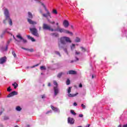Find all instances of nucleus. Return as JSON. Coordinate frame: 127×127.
I'll use <instances>...</instances> for the list:
<instances>
[{
    "label": "nucleus",
    "mask_w": 127,
    "mask_h": 127,
    "mask_svg": "<svg viewBox=\"0 0 127 127\" xmlns=\"http://www.w3.org/2000/svg\"><path fill=\"white\" fill-rule=\"evenodd\" d=\"M67 43H72V40L71 38L67 36H63L60 38V41L58 42V46L60 49H64V51L68 54V52L67 51V49L64 48L63 45H66Z\"/></svg>",
    "instance_id": "obj_1"
},
{
    "label": "nucleus",
    "mask_w": 127,
    "mask_h": 127,
    "mask_svg": "<svg viewBox=\"0 0 127 127\" xmlns=\"http://www.w3.org/2000/svg\"><path fill=\"white\" fill-rule=\"evenodd\" d=\"M56 25L57 26V28L54 29H58V30L54 31L55 32H59L60 33H65V34H70V35L73 36V33L72 32H70V31L65 29L64 28H61L60 26H59V23L57 22Z\"/></svg>",
    "instance_id": "obj_2"
},
{
    "label": "nucleus",
    "mask_w": 127,
    "mask_h": 127,
    "mask_svg": "<svg viewBox=\"0 0 127 127\" xmlns=\"http://www.w3.org/2000/svg\"><path fill=\"white\" fill-rule=\"evenodd\" d=\"M28 15L29 18L27 19V21L28 22H29L30 24H32V25L37 24V22L32 21V20H31L33 18V15H32V13L31 12H28Z\"/></svg>",
    "instance_id": "obj_3"
},
{
    "label": "nucleus",
    "mask_w": 127,
    "mask_h": 127,
    "mask_svg": "<svg viewBox=\"0 0 127 127\" xmlns=\"http://www.w3.org/2000/svg\"><path fill=\"white\" fill-rule=\"evenodd\" d=\"M43 29H45L46 30H49L50 31H57L58 30V29H54L49 25H48L47 24L44 23L43 24Z\"/></svg>",
    "instance_id": "obj_4"
},
{
    "label": "nucleus",
    "mask_w": 127,
    "mask_h": 127,
    "mask_svg": "<svg viewBox=\"0 0 127 127\" xmlns=\"http://www.w3.org/2000/svg\"><path fill=\"white\" fill-rule=\"evenodd\" d=\"M30 31H31L32 34L34 36H36L37 37H39V34H38V30L36 28H30Z\"/></svg>",
    "instance_id": "obj_5"
},
{
    "label": "nucleus",
    "mask_w": 127,
    "mask_h": 127,
    "mask_svg": "<svg viewBox=\"0 0 127 127\" xmlns=\"http://www.w3.org/2000/svg\"><path fill=\"white\" fill-rule=\"evenodd\" d=\"M42 5L44 6V8H45V11H46L47 13H44L42 14V15L44 16V17L47 18L48 16H50V18H51V13H50V12H49V10L47 9V8H46V6L44 3H42Z\"/></svg>",
    "instance_id": "obj_6"
},
{
    "label": "nucleus",
    "mask_w": 127,
    "mask_h": 127,
    "mask_svg": "<svg viewBox=\"0 0 127 127\" xmlns=\"http://www.w3.org/2000/svg\"><path fill=\"white\" fill-rule=\"evenodd\" d=\"M71 89H72V87H69L68 90H67V93H68V97H75V96H77L78 95V93H76V94H70L71 93Z\"/></svg>",
    "instance_id": "obj_7"
},
{
    "label": "nucleus",
    "mask_w": 127,
    "mask_h": 127,
    "mask_svg": "<svg viewBox=\"0 0 127 127\" xmlns=\"http://www.w3.org/2000/svg\"><path fill=\"white\" fill-rule=\"evenodd\" d=\"M67 123L68 124H70V125H74V123H75V120L72 118L68 117L67 118Z\"/></svg>",
    "instance_id": "obj_8"
},
{
    "label": "nucleus",
    "mask_w": 127,
    "mask_h": 127,
    "mask_svg": "<svg viewBox=\"0 0 127 127\" xmlns=\"http://www.w3.org/2000/svg\"><path fill=\"white\" fill-rule=\"evenodd\" d=\"M4 14L5 16L6 20L8 19L9 17V12H8V10L7 9H5Z\"/></svg>",
    "instance_id": "obj_9"
},
{
    "label": "nucleus",
    "mask_w": 127,
    "mask_h": 127,
    "mask_svg": "<svg viewBox=\"0 0 127 127\" xmlns=\"http://www.w3.org/2000/svg\"><path fill=\"white\" fill-rule=\"evenodd\" d=\"M6 20H7L8 21L9 25H10V26L12 25V20H11V19H10V17H9V18H8V19H6V18H5V19L3 21V23L6 24Z\"/></svg>",
    "instance_id": "obj_10"
},
{
    "label": "nucleus",
    "mask_w": 127,
    "mask_h": 127,
    "mask_svg": "<svg viewBox=\"0 0 127 127\" xmlns=\"http://www.w3.org/2000/svg\"><path fill=\"white\" fill-rule=\"evenodd\" d=\"M6 57H3L0 58V64H3L6 62Z\"/></svg>",
    "instance_id": "obj_11"
},
{
    "label": "nucleus",
    "mask_w": 127,
    "mask_h": 127,
    "mask_svg": "<svg viewBox=\"0 0 127 127\" xmlns=\"http://www.w3.org/2000/svg\"><path fill=\"white\" fill-rule=\"evenodd\" d=\"M63 25L64 27H65V28H67V27H68L69 25V21H68V20H64L63 22Z\"/></svg>",
    "instance_id": "obj_12"
},
{
    "label": "nucleus",
    "mask_w": 127,
    "mask_h": 127,
    "mask_svg": "<svg viewBox=\"0 0 127 127\" xmlns=\"http://www.w3.org/2000/svg\"><path fill=\"white\" fill-rule=\"evenodd\" d=\"M67 75H77V71L73 70H70L67 71Z\"/></svg>",
    "instance_id": "obj_13"
},
{
    "label": "nucleus",
    "mask_w": 127,
    "mask_h": 127,
    "mask_svg": "<svg viewBox=\"0 0 127 127\" xmlns=\"http://www.w3.org/2000/svg\"><path fill=\"white\" fill-rule=\"evenodd\" d=\"M17 95V92L16 91H13L10 93L7 96V98H10V97H13V96H16Z\"/></svg>",
    "instance_id": "obj_14"
},
{
    "label": "nucleus",
    "mask_w": 127,
    "mask_h": 127,
    "mask_svg": "<svg viewBox=\"0 0 127 127\" xmlns=\"http://www.w3.org/2000/svg\"><path fill=\"white\" fill-rule=\"evenodd\" d=\"M54 90L55 92V96H57L59 93V88L57 87H54Z\"/></svg>",
    "instance_id": "obj_15"
},
{
    "label": "nucleus",
    "mask_w": 127,
    "mask_h": 127,
    "mask_svg": "<svg viewBox=\"0 0 127 127\" xmlns=\"http://www.w3.org/2000/svg\"><path fill=\"white\" fill-rule=\"evenodd\" d=\"M21 48L24 50H26V51H29V52H33L34 51V50L33 49H26L23 47H22Z\"/></svg>",
    "instance_id": "obj_16"
},
{
    "label": "nucleus",
    "mask_w": 127,
    "mask_h": 127,
    "mask_svg": "<svg viewBox=\"0 0 127 127\" xmlns=\"http://www.w3.org/2000/svg\"><path fill=\"white\" fill-rule=\"evenodd\" d=\"M52 36H54L55 37H59V34L58 33H52L51 34Z\"/></svg>",
    "instance_id": "obj_17"
},
{
    "label": "nucleus",
    "mask_w": 127,
    "mask_h": 127,
    "mask_svg": "<svg viewBox=\"0 0 127 127\" xmlns=\"http://www.w3.org/2000/svg\"><path fill=\"white\" fill-rule=\"evenodd\" d=\"M51 108L53 111H54L55 112H58V108L55 107L53 105L51 106Z\"/></svg>",
    "instance_id": "obj_18"
},
{
    "label": "nucleus",
    "mask_w": 127,
    "mask_h": 127,
    "mask_svg": "<svg viewBox=\"0 0 127 127\" xmlns=\"http://www.w3.org/2000/svg\"><path fill=\"white\" fill-rule=\"evenodd\" d=\"M27 37L28 38V39H30V40H31V41H32L33 42H34L35 41V39H34V38H33L30 35H27Z\"/></svg>",
    "instance_id": "obj_19"
},
{
    "label": "nucleus",
    "mask_w": 127,
    "mask_h": 127,
    "mask_svg": "<svg viewBox=\"0 0 127 127\" xmlns=\"http://www.w3.org/2000/svg\"><path fill=\"white\" fill-rule=\"evenodd\" d=\"M12 85V86H13L14 89H16L17 88V87H18V84L17 83H16V82H14Z\"/></svg>",
    "instance_id": "obj_20"
},
{
    "label": "nucleus",
    "mask_w": 127,
    "mask_h": 127,
    "mask_svg": "<svg viewBox=\"0 0 127 127\" xmlns=\"http://www.w3.org/2000/svg\"><path fill=\"white\" fill-rule=\"evenodd\" d=\"M16 37L17 38H18L19 39H20V40H22V39H23V38H22V37L21 36V35H16Z\"/></svg>",
    "instance_id": "obj_21"
},
{
    "label": "nucleus",
    "mask_w": 127,
    "mask_h": 127,
    "mask_svg": "<svg viewBox=\"0 0 127 127\" xmlns=\"http://www.w3.org/2000/svg\"><path fill=\"white\" fill-rule=\"evenodd\" d=\"M62 75H64V73L63 72L59 73L57 75L58 78H61V76H62Z\"/></svg>",
    "instance_id": "obj_22"
},
{
    "label": "nucleus",
    "mask_w": 127,
    "mask_h": 127,
    "mask_svg": "<svg viewBox=\"0 0 127 127\" xmlns=\"http://www.w3.org/2000/svg\"><path fill=\"white\" fill-rule=\"evenodd\" d=\"M80 48H81V51L82 52H86L87 51V50H86V48H85L83 47H81Z\"/></svg>",
    "instance_id": "obj_23"
},
{
    "label": "nucleus",
    "mask_w": 127,
    "mask_h": 127,
    "mask_svg": "<svg viewBox=\"0 0 127 127\" xmlns=\"http://www.w3.org/2000/svg\"><path fill=\"white\" fill-rule=\"evenodd\" d=\"M55 54H56L57 55H59V56H60V57H61V54H60V52H58V51H55Z\"/></svg>",
    "instance_id": "obj_24"
},
{
    "label": "nucleus",
    "mask_w": 127,
    "mask_h": 127,
    "mask_svg": "<svg viewBox=\"0 0 127 127\" xmlns=\"http://www.w3.org/2000/svg\"><path fill=\"white\" fill-rule=\"evenodd\" d=\"M40 69L42 70V71L43 70H46V67H45L44 66H41Z\"/></svg>",
    "instance_id": "obj_25"
},
{
    "label": "nucleus",
    "mask_w": 127,
    "mask_h": 127,
    "mask_svg": "<svg viewBox=\"0 0 127 127\" xmlns=\"http://www.w3.org/2000/svg\"><path fill=\"white\" fill-rule=\"evenodd\" d=\"M54 85H55L56 86L55 87H58V83H57V81H56V80L54 81Z\"/></svg>",
    "instance_id": "obj_26"
},
{
    "label": "nucleus",
    "mask_w": 127,
    "mask_h": 127,
    "mask_svg": "<svg viewBox=\"0 0 127 127\" xmlns=\"http://www.w3.org/2000/svg\"><path fill=\"white\" fill-rule=\"evenodd\" d=\"M16 111H18V112H20V111H21V108H20V107H19V106H17L16 108Z\"/></svg>",
    "instance_id": "obj_27"
},
{
    "label": "nucleus",
    "mask_w": 127,
    "mask_h": 127,
    "mask_svg": "<svg viewBox=\"0 0 127 127\" xmlns=\"http://www.w3.org/2000/svg\"><path fill=\"white\" fill-rule=\"evenodd\" d=\"M80 41H81V40L80 39V38H79L78 37H76V39H75V42H80Z\"/></svg>",
    "instance_id": "obj_28"
},
{
    "label": "nucleus",
    "mask_w": 127,
    "mask_h": 127,
    "mask_svg": "<svg viewBox=\"0 0 127 127\" xmlns=\"http://www.w3.org/2000/svg\"><path fill=\"white\" fill-rule=\"evenodd\" d=\"M12 54L13 56L14 57V58L16 57V54H15V52H14V51L12 52Z\"/></svg>",
    "instance_id": "obj_29"
},
{
    "label": "nucleus",
    "mask_w": 127,
    "mask_h": 127,
    "mask_svg": "<svg viewBox=\"0 0 127 127\" xmlns=\"http://www.w3.org/2000/svg\"><path fill=\"white\" fill-rule=\"evenodd\" d=\"M75 55H80L81 54V52L77 51V50L75 51Z\"/></svg>",
    "instance_id": "obj_30"
},
{
    "label": "nucleus",
    "mask_w": 127,
    "mask_h": 127,
    "mask_svg": "<svg viewBox=\"0 0 127 127\" xmlns=\"http://www.w3.org/2000/svg\"><path fill=\"white\" fill-rule=\"evenodd\" d=\"M53 13L55 14H57V13H58V12H57V10L55 9H54L53 10Z\"/></svg>",
    "instance_id": "obj_31"
},
{
    "label": "nucleus",
    "mask_w": 127,
    "mask_h": 127,
    "mask_svg": "<svg viewBox=\"0 0 127 127\" xmlns=\"http://www.w3.org/2000/svg\"><path fill=\"white\" fill-rule=\"evenodd\" d=\"M70 113L74 116H76V113H75V112H74V110H70Z\"/></svg>",
    "instance_id": "obj_32"
},
{
    "label": "nucleus",
    "mask_w": 127,
    "mask_h": 127,
    "mask_svg": "<svg viewBox=\"0 0 127 127\" xmlns=\"http://www.w3.org/2000/svg\"><path fill=\"white\" fill-rule=\"evenodd\" d=\"M40 65V64H38L34 66H32L31 67V68H34V67H37V66H39Z\"/></svg>",
    "instance_id": "obj_33"
},
{
    "label": "nucleus",
    "mask_w": 127,
    "mask_h": 127,
    "mask_svg": "<svg viewBox=\"0 0 127 127\" xmlns=\"http://www.w3.org/2000/svg\"><path fill=\"white\" fill-rule=\"evenodd\" d=\"M66 85H70V80L69 79L66 80Z\"/></svg>",
    "instance_id": "obj_34"
},
{
    "label": "nucleus",
    "mask_w": 127,
    "mask_h": 127,
    "mask_svg": "<svg viewBox=\"0 0 127 127\" xmlns=\"http://www.w3.org/2000/svg\"><path fill=\"white\" fill-rule=\"evenodd\" d=\"M11 88H10V86H9L8 88H7V92H10L11 91Z\"/></svg>",
    "instance_id": "obj_35"
},
{
    "label": "nucleus",
    "mask_w": 127,
    "mask_h": 127,
    "mask_svg": "<svg viewBox=\"0 0 127 127\" xmlns=\"http://www.w3.org/2000/svg\"><path fill=\"white\" fill-rule=\"evenodd\" d=\"M22 40L23 41V43H26L27 42V40L24 39H22Z\"/></svg>",
    "instance_id": "obj_36"
},
{
    "label": "nucleus",
    "mask_w": 127,
    "mask_h": 127,
    "mask_svg": "<svg viewBox=\"0 0 127 127\" xmlns=\"http://www.w3.org/2000/svg\"><path fill=\"white\" fill-rule=\"evenodd\" d=\"M51 24H55V21H49Z\"/></svg>",
    "instance_id": "obj_37"
},
{
    "label": "nucleus",
    "mask_w": 127,
    "mask_h": 127,
    "mask_svg": "<svg viewBox=\"0 0 127 127\" xmlns=\"http://www.w3.org/2000/svg\"><path fill=\"white\" fill-rule=\"evenodd\" d=\"M81 107L83 109H86V106L84 105L83 104H81Z\"/></svg>",
    "instance_id": "obj_38"
},
{
    "label": "nucleus",
    "mask_w": 127,
    "mask_h": 127,
    "mask_svg": "<svg viewBox=\"0 0 127 127\" xmlns=\"http://www.w3.org/2000/svg\"><path fill=\"white\" fill-rule=\"evenodd\" d=\"M49 113H52V111L50 110V111H48L46 114V115H48V114H49Z\"/></svg>",
    "instance_id": "obj_39"
},
{
    "label": "nucleus",
    "mask_w": 127,
    "mask_h": 127,
    "mask_svg": "<svg viewBox=\"0 0 127 127\" xmlns=\"http://www.w3.org/2000/svg\"><path fill=\"white\" fill-rule=\"evenodd\" d=\"M79 118H83V117H84V115H83V114H79Z\"/></svg>",
    "instance_id": "obj_40"
},
{
    "label": "nucleus",
    "mask_w": 127,
    "mask_h": 127,
    "mask_svg": "<svg viewBox=\"0 0 127 127\" xmlns=\"http://www.w3.org/2000/svg\"><path fill=\"white\" fill-rule=\"evenodd\" d=\"M5 32H7V33H9V32H7V29H6L4 31V33H5Z\"/></svg>",
    "instance_id": "obj_41"
},
{
    "label": "nucleus",
    "mask_w": 127,
    "mask_h": 127,
    "mask_svg": "<svg viewBox=\"0 0 127 127\" xmlns=\"http://www.w3.org/2000/svg\"><path fill=\"white\" fill-rule=\"evenodd\" d=\"M4 120H8V117H4Z\"/></svg>",
    "instance_id": "obj_42"
},
{
    "label": "nucleus",
    "mask_w": 127,
    "mask_h": 127,
    "mask_svg": "<svg viewBox=\"0 0 127 127\" xmlns=\"http://www.w3.org/2000/svg\"><path fill=\"white\" fill-rule=\"evenodd\" d=\"M45 98V94L42 96V99H44Z\"/></svg>",
    "instance_id": "obj_43"
},
{
    "label": "nucleus",
    "mask_w": 127,
    "mask_h": 127,
    "mask_svg": "<svg viewBox=\"0 0 127 127\" xmlns=\"http://www.w3.org/2000/svg\"><path fill=\"white\" fill-rule=\"evenodd\" d=\"M79 88H82L83 87V85H82V84L80 83L79 85Z\"/></svg>",
    "instance_id": "obj_44"
},
{
    "label": "nucleus",
    "mask_w": 127,
    "mask_h": 127,
    "mask_svg": "<svg viewBox=\"0 0 127 127\" xmlns=\"http://www.w3.org/2000/svg\"><path fill=\"white\" fill-rule=\"evenodd\" d=\"M77 103H76V102H74V103H73V106H74L75 107H76V106H77Z\"/></svg>",
    "instance_id": "obj_45"
},
{
    "label": "nucleus",
    "mask_w": 127,
    "mask_h": 127,
    "mask_svg": "<svg viewBox=\"0 0 127 127\" xmlns=\"http://www.w3.org/2000/svg\"><path fill=\"white\" fill-rule=\"evenodd\" d=\"M48 87H51V83L49 82L48 84Z\"/></svg>",
    "instance_id": "obj_46"
},
{
    "label": "nucleus",
    "mask_w": 127,
    "mask_h": 127,
    "mask_svg": "<svg viewBox=\"0 0 127 127\" xmlns=\"http://www.w3.org/2000/svg\"><path fill=\"white\" fill-rule=\"evenodd\" d=\"M71 28L73 30H74V26L73 25H70Z\"/></svg>",
    "instance_id": "obj_47"
},
{
    "label": "nucleus",
    "mask_w": 127,
    "mask_h": 127,
    "mask_svg": "<svg viewBox=\"0 0 127 127\" xmlns=\"http://www.w3.org/2000/svg\"><path fill=\"white\" fill-rule=\"evenodd\" d=\"M13 38H14V39H15V40L16 41H17L18 42H19V41L18 40H16V39H15V38H14V36H13Z\"/></svg>",
    "instance_id": "obj_48"
},
{
    "label": "nucleus",
    "mask_w": 127,
    "mask_h": 127,
    "mask_svg": "<svg viewBox=\"0 0 127 127\" xmlns=\"http://www.w3.org/2000/svg\"><path fill=\"white\" fill-rule=\"evenodd\" d=\"M76 59V61H79V59L77 57H75Z\"/></svg>",
    "instance_id": "obj_49"
},
{
    "label": "nucleus",
    "mask_w": 127,
    "mask_h": 127,
    "mask_svg": "<svg viewBox=\"0 0 127 127\" xmlns=\"http://www.w3.org/2000/svg\"><path fill=\"white\" fill-rule=\"evenodd\" d=\"M123 127H127V124L125 125H124Z\"/></svg>",
    "instance_id": "obj_50"
},
{
    "label": "nucleus",
    "mask_w": 127,
    "mask_h": 127,
    "mask_svg": "<svg viewBox=\"0 0 127 127\" xmlns=\"http://www.w3.org/2000/svg\"><path fill=\"white\" fill-rule=\"evenodd\" d=\"M7 50V46H6L5 51H6Z\"/></svg>",
    "instance_id": "obj_51"
},
{
    "label": "nucleus",
    "mask_w": 127,
    "mask_h": 127,
    "mask_svg": "<svg viewBox=\"0 0 127 127\" xmlns=\"http://www.w3.org/2000/svg\"><path fill=\"white\" fill-rule=\"evenodd\" d=\"M94 78H95V76H94V75H92V79H94Z\"/></svg>",
    "instance_id": "obj_52"
},
{
    "label": "nucleus",
    "mask_w": 127,
    "mask_h": 127,
    "mask_svg": "<svg viewBox=\"0 0 127 127\" xmlns=\"http://www.w3.org/2000/svg\"><path fill=\"white\" fill-rule=\"evenodd\" d=\"M2 114V111H1V112H0V116Z\"/></svg>",
    "instance_id": "obj_53"
},
{
    "label": "nucleus",
    "mask_w": 127,
    "mask_h": 127,
    "mask_svg": "<svg viewBox=\"0 0 127 127\" xmlns=\"http://www.w3.org/2000/svg\"><path fill=\"white\" fill-rule=\"evenodd\" d=\"M72 46L73 47H75V44H72Z\"/></svg>",
    "instance_id": "obj_54"
},
{
    "label": "nucleus",
    "mask_w": 127,
    "mask_h": 127,
    "mask_svg": "<svg viewBox=\"0 0 127 127\" xmlns=\"http://www.w3.org/2000/svg\"><path fill=\"white\" fill-rule=\"evenodd\" d=\"M73 62H75V61H70V63H73Z\"/></svg>",
    "instance_id": "obj_55"
},
{
    "label": "nucleus",
    "mask_w": 127,
    "mask_h": 127,
    "mask_svg": "<svg viewBox=\"0 0 127 127\" xmlns=\"http://www.w3.org/2000/svg\"><path fill=\"white\" fill-rule=\"evenodd\" d=\"M118 127H122L121 125H119Z\"/></svg>",
    "instance_id": "obj_56"
},
{
    "label": "nucleus",
    "mask_w": 127,
    "mask_h": 127,
    "mask_svg": "<svg viewBox=\"0 0 127 127\" xmlns=\"http://www.w3.org/2000/svg\"><path fill=\"white\" fill-rule=\"evenodd\" d=\"M14 127H18V126H17V125H16V126H15Z\"/></svg>",
    "instance_id": "obj_57"
},
{
    "label": "nucleus",
    "mask_w": 127,
    "mask_h": 127,
    "mask_svg": "<svg viewBox=\"0 0 127 127\" xmlns=\"http://www.w3.org/2000/svg\"><path fill=\"white\" fill-rule=\"evenodd\" d=\"M41 29V27H39V30H40Z\"/></svg>",
    "instance_id": "obj_58"
},
{
    "label": "nucleus",
    "mask_w": 127,
    "mask_h": 127,
    "mask_svg": "<svg viewBox=\"0 0 127 127\" xmlns=\"http://www.w3.org/2000/svg\"><path fill=\"white\" fill-rule=\"evenodd\" d=\"M27 127H29V125H27Z\"/></svg>",
    "instance_id": "obj_59"
},
{
    "label": "nucleus",
    "mask_w": 127,
    "mask_h": 127,
    "mask_svg": "<svg viewBox=\"0 0 127 127\" xmlns=\"http://www.w3.org/2000/svg\"><path fill=\"white\" fill-rule=\"evenodd\" d=\"M9 44V42H8V44Z\"/></svg>",
    "instance_id": "obj_60"
}]
</instances>
